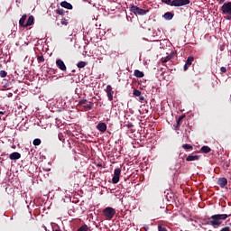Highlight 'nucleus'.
Returning a JSON list of instances; mask_svg holds the SVG:
<instances>
[{
  "mask_svg": "<svg viewBox=\"0 0 231 231\" xmlns=\"http://www.w3.org/2000/svg\"><path fill=\"white\" fill-rule=\"evenodd\" d=\"M229 216L226 214H217L213 215L208 219V225H210L213 226V228H218L219 226L223 224V221L226 220Z\"/></svg>",
  "mask_w": 231,
  "mask_h": 231,
  "instance_id": "f257e3e1",
  "label": "nucleus"
},
{
  "mask_svg": "<svg viewBox=\"0 0 231 231\" xmlns=\"http://www.w3.org/2000/svg\"><path fill=\"white\" fill-rule=\"evenodd\" d=\"M162 4H166L167 5L170 6H175V7H180V6H185L190 4V0H162Z\"/></svg>",
  "mask_w": 231,
  "mask_h": 231,
  "instance_id": "f03ea898",
  "label": "nucleus"
},
{
  "mask_svg": "<svg viewBox=\"0 0 231 231\" xmlns=\"http://www.w3.org/2000/svg\"><path fill=\"white\" fill-rule=\"evenodd\" d=\"M220 11L223 15H226V20L231 21V2L224 3L220 7Z\"/></svg>",
  "mask_w": 231,
  "mask_h": 231,
  "instance_id": "7ed1b4c3",
  "label": "nucleus"
},
{
  "mask_svg": "<svg viewBox=\"0 0 231 231\" xmlns=\"http://www.w3.org/2000/svg\"><path fill=\"white\" fill-rule=\"evenodd\" d=\"M116 214V211L113 208H106L103 210V215L106 220H111L114 218V216Z\"/></svg>",
  "mask_w": 231,
  "mask_h": 231,
  "instance_id": "20e7f679",
  "label": "nucleus"
},
{
  "mask_svg": "<svg viewBox=\"0 0 231 231\" xmlns=\"http://www.w3.org/2000/svg\"><path fill=\"white\" fill-rule=\"evenodd\" d=\"M130 11L133 12V14H135V15H137V14L138 15H145L149 12L148 9L145 10V9L140 8L136 5H132L130 7Z\"/></svg>",
  "mask_w": 231,
  "mask_h": 231,
  "instance_id": "39448f33",
  "label": "nucleus"
},
{
  "mask_svg": "<svg viewBox=\"0 0 231 231\" xmlns=\"http://www.w3.org/2000/svg\"><path fill=\"white\" fill-rule=\"evenodd\" d=\"M121 171H122L121 168H116L115 175L112 178L113 184H118V181L120 180Z\"/></svg>",
  "mask_w": 231,
  "mask_h": 231,
  "instance_id": "423d86ee",
  "label": "nucleus"
},
{
  "mask_svg": "<svg viewBox=\"0 0 231 231\" xmlns=\"http://www.w3.org/2000/svg\"><path fill=\"white\" fill-rule=\"evenodd\" d=\"M106 92L108 100L112 102L114 100V90L111 85L106 86Z\"/></svg>",
  "mask_w": 231,
  "mask_h": 231,
  "instance_id": "0eeeda50",
  "label": "nucleus"
},
{
  "mask_svg": "<svg viewBox=\"0 0 231 231\" xmlns=\"http://www.w3.org/2000/svg\"><path fill=\"white\" fill-rule=\"evenodd\" d=\"M56 66L60 69V70L66 72L67 71V66L65 65L64 61L61 60H56Z\"/></svg>",
  "mask_w": 231,
  "mask_h": 231,
  "instance_id": "6e6552de",
  "label": "nucleus"
},
{
  "mask_svg": "<svg viewBox=\"0 0 231 231\" xmlns=\"http://www.w3.org/2000/svg\"><path fill=\"white\" fill-rule=\"evenodd\" d=\"M97 129L101 132V133H104L107 130V125L104 122H101V123H98L97 125Z\"/></svg>",
  "mask_w": 231,
  "mask_h": 231,
  "instance_id": "1a4fd4ad",
  "label": "nucleus"
},
{
  "mask_svg": "<svg viewBox=\"0 0 231 231\" xmlns=\"http://www.w3.org/2000/svg\"><path fill=\"white\" fill-rule=\"evenodd\" d=\"M60 5L62 7V8H65V9H68V10H73V5L72 4L67 2V1H62L60 2Z\"/></svg>",
  "mask_w": 231,
  "mask_h": 231,
  "instance_id": "9d476101",
  "label": "nucleus"
},
{
  "mask_svg": "<svg viewBox=\"0 0 231 231\" xmlns=\"http://www.w3.org/2000/svg\"><path fill=\"white\" fill-rule=\"evenodd\" d=\"M228 184V180L226 178H219L217 180V185L220 186V188H225Z\"/></svg>",
  "mask_w": 231,
  "mask_h": 231,
  "instance_id": "9b49d317",
  "label": "nucleus"
},
{
  "mask_svg": "<svg viewBox=\"0 0 231 231\" xmlns=\"http://www.w3.org/2000/svg\"><path fill=\"white\" fill-rule=\"evenodd\" d=\"M163 19L167 21H171L174 19V14L171 12H167L162 15Z\"/></svg>",
  "mask_w": 231,
  "mask_h": 231,
  "instance_id": "f8f14e48",
  "label": "nucleus"
},
{
  "mask_svg": "<svg viewBox=\"0 0 231 231\" xmlns=\"http://www.w3.org/2000/svg\"><path fill=\"white\" fill-rule=\"evenodd\" d=\"M27 19L26 14H23L22 17L19 19V26L26 28L25 21Z\"/></svg>",
  "mask_w": 231,
  "mask_h": 231,
  "instance_id": "ddd939ff",
  "label": "nucleus"
},
{
  "mask_svg": "<svg viewBox=\"0 0 231 231\" xmlns=\"http://www.w3.org/2000/svg\"><path fill=\"white\" fill-rule=\"evenodd\" d=\"M22 157V155L19 153V152H14L9 155L10 160H19Z\"/></svg>",
  "mask_w": 231,
  "mask_h": 231,
  "instance_id": "4468645a",
  "label": "nucleus"
},
{
  "mask_svg": "<svg viewBox=\"0 0 231 231\" xmlns=\"http://www.w3.org/2000/svg\"><path fill=\"white\" fill-rule=\"evenodd\" d=\"M185 118V116H180L178 120H177V124L175 125V131H179L180 130V126L181 125V121H183V119Z\"/></svg>",
  "mask_w": 231,
  "mask_h": 231,
  "instance_id": "2eb2a0df",
  "label": "nucleus"
},
{
  "mask_svg": "<svg viewBox=\"0 0 231 231\" xmlns=\"http://www.w3.org/2000/svg\"><path fill=\"white\" fill-rule=\"evenodd\" d=\"M34 23V17L32 15L28 17L27 23H25V27L32 26Z\"/></svg>",
  "mask_w": 231,
  "mask_h": 231,
  "instance_id": "dca6fc26",
  "label": "nucleus"
},
{
  "mask_svg": "<svg viewBox=\"0 0 231 231\" xmlns=\"http://www.w3.org/2000/svg\"><path fill=\"white\" fill-rule=\"evenodd\" d=\"M200 158V155H189L187 158H186V161L188 162H190V161H197V160H199Z\"/></svg>",
  "mask_w": 231,
  "mask_h": 231,
  "instance_id": "f3484780",
  "label": "nucleus"
},
{
  "mask_svg": "<svg viewBox=\"0 0 231 231\" xmlns=\"http://www.w3.org/2000/svg\"><path fill=\"white\" fill-rule=\"evenodd\" d=\"M201 152L203 153H209L211 152L210 146L203 145L202 148H201Z\"/></svg>",
  "mask_w": 231,
  "mask_h": 231,
  "instance_id": "a211bd4d",
  "label": "nucleus"
},
{
  "mask_svg": "<svg viewBox=\"0 0 231 231\" xmlns=\"http://www.w3.org/2000/svg\"><path fill=\"white\" fill-rule=\"evenodd\" d=\"M49 227H50L52 231H60L59 226L56 225V223H51V225H49Z\"/></svg>",
  "mask_w": 231,
  "mask_h": 231,
  "instance_id": "6ab92c4d",
  "label": "nucleus"
},
{
  "mask_svg": "<svg viewBox=\"0 0 231 231\" xmlns=\"http://www.w3.org/2000/svg\"><path fill=\"white\" fill-rule=\"evenodd\" d=\"M134 75L136 78H143L144 77V73L140 70H134Z\"/></svg>",
  "mask_w": 231,
  "mask_h": 231,
  "instance_id": "aec40b11",
  "label": "nucleus"
},
{
  "mask_svg": "<svg viewBox=\"0 0 231 231\" xmlns=\"http://www.w3.org/2000/svg\"><path fill=\"white\" fill-rule=\"evenodd\" d=\"M36 58H37L38 64H42L45 60V58L43 55H37Z\"/></svg>",
  "mask_w": 231,
  "mask_h": 231,
  "instance_id": "412c9836",
  "label": "nucleus"
},
{
  "mask_svg": "<svg viewBox=\"0 0 231 231\" xmlns=\"http://www.w3.org/2000/svg\"><path fill=\"white\" fill-rule=\"evenodd\" d=\"M93 106H94V102H89L88 105L83 106V108L85 110H89V109L93 108Z\"/></svg>",
  "mask_w": 231,
  "mask_h": 231,
  "instance_id": "4be33fe9",
  "label": "nucleus"
},
{
  "mask_svg": "<svg viewBox=\"0 0 231 231\" xmlns=\"http://www.w3.org/2000/svg\"><path fill=\"white\" fill-rule=\"evenodd\" d=\"M78 231H91V228H88L87 225H83L78 229Z\"/></svg>",
  "mask_w": 231,
  "mask_h": 231,
  "instance_id": "5701e85b",
  "label": "nucleus"
},
{
  "mask_svg": "<svg viewBox=\"0 0 231 231\" xmlns=\"http://www.w3.org/2000/svg\"><path fill=\"white\" fill-rule=\"evenodd\" d=\"M192 61H194L193 56H189L188 60H186L187 65L189 67L192 65Z\"/></svg>",
  "mask_w": 231,
  "mask_h": 231,
  "instance_id": "b1692460",
  "label": "nucleus"
},
{
  "mask_svg": "<svg viewBox=\"0 0 231 231\" xmlns=\"http://www.w3.org/2000/svg\"><path fill=\"white\" fill-rule=\"evenodd\" d=\"M41 143H42V140L39 139V138L34 139V140L32 141V144H33L34 146H40V145H41Z\"/></svg>",
  "mask_w": 231,
  "mask_h": 231,
  "instance_id": "393cba45",
  "label": "nucleus"
},
{
  "mask_svg": "<svg viewBox=\"0 0 231 231\" xmlns=\"http://www.w3.org/2000/svg\"><path fill=\"white\" fill-rule=\"evenodd\" d=\"M133 94L134 97H141L142 92H140V90L134 88Z\"/></svg>",
  "mask_w": 231,
  "mask_h": 231,
  "instance_id": "a878e982",
  "label": "nucleus"
},
{
  "mask_svg": "<svg viewBox=\"0 0 231 231\" xmlns=\"http://www.w3.org/2000/svg\"><path fill=\"white\" fill-rule=\"evenodd\" d=\"M56 14H59V15H64L65 11H64L63 8H60V9H57Z\"/></svg>",
  "mask_w": 231,
  "mask_h": 231,
  "instance_id": "bb28decb",
  "label": "nucleus"
},
{
  "mask_svg": "<svg viewBox=\"0 0 231 231\" xmlns=\"http://www.w3.org/2000/svg\"><path fill=\"white\" fill-rule=\"evenodd\" d=\"M87 65H88V62H86V61H79L77 66H78L79 68H84V67H86Z\"/></svg>",
  "mask_w": 231,
  "mask_h": 231,
  "instance_id": "cd10ccee",
  "label": "nucleus"
},
{
  "mask_svg": "<svg viewBox=\"0 0 231 231\" xmlns=\"http://www.w3.org/2000/svg\"><path fill=\"white\" fill-rule=\"evenodd\" d=\"M60 24H61V25L68 26V24H69L68 19H66V18L60 19Z\"/></svg>",
  "mask_w": 231,
  "mask_h": 231,
  "instance_id": "c85d7f7f",
  "label": "nucleus"
},
{
  "mask_svg": "<svg viewBox=\"0 0 231 231\" xmlns=\"http://www.w3.org/2000/svg\"><path fill=\"white\" fill-rule=\"evenodd\" d=\"M182 148H184L186 151L189 149H193V146L191 144L185 143L182 145Z\"/></svg>",
  "mask_w": 231,
  "mask_h": 231,
  "instance_id": "c756f323",
  "label": "nucleus"
},
{
  "mask_svg": "<svg viewBox=\"0 0 231 231\" xmlns=\"http://www.w3.org/2000/svg\"><path fill=\"white\" fill-rule=\"evenodd\" d=\"M158 231H168V228L166 226H158Z\"/></svg>",
  "mask_w": 231,
  "mask_h": 231,
  "instance_id": "7c9ffc66",
  "label": "nucleus"
},
{
  "mask_svg": "<svg viewBox=\"0 0 231 231\" xmlns=\"http://www.w3.org/2000/svg\"><path fill=\"white\" fill-rule=\"evenodd\" d=\"M171 59V55L166 56L165 58H162V62H167Z\"/></svg>",
  "mask_w": 231,
  "mask_h": 231,
  "instance_id": "2f4dec72",
  "label": "nucleus"
},
{
  "mask_svg": "<svg viewBox=\"0 0 231 231\" xmlns=\"http://www.w3.org/2000/svg\"><path fill=\"white\" fill-rule=\"evenodd\" d=\"M7 76V72L6 71H5V70H1L0 71V77L1 78H5Z\"/></svg>",
  "mask_w": 231,
  "mask_h": 231,
  "instance_id": "473e14b6",
  "label": "nucleus"
},
{
  "mask_svg": "<svg viewBox=\"0 0 231 231\" xmlns=\"http://www.w3.org/2000/svg\"><path fill=\"white\" fill-rule=\"evenodd\" d=\"M139 102H141V103H145V97L140 95V96H139Z\"/></svg>",
  "mask_w": 231,
  "mask_h": 231,
  "instance_id": "72a5a7b5",
  "label": "nucleus"
},
{
  "mask_svg": "<svg viewBox=\"0 0 231 231\" xmlns=\"http://www.w3.org/2000/svg\"><path fill=\"white\" fill-rule=\"evenodd\" d=\"M88 103V100L87 99H81L79 101V105H86Z\"/></svg>",
  "mask_w": 231,
  "mask_h": 231,
  "instance_id": "f704fd0d",
  "label": "nucleus"
},
{
  "mask_svg": "<svg viewBox=\"0 0 231 231\" xmlns=\"http://www.w3.org/2000/svg\"><path fill=\"white\" fill-rule=\"evenodd\" d=\"M220 71L223 72V73H226L227 70H226V67H221Z\"/></svg>",
  "mask_w": 231,
  "mask_h": 231,
  "instance_id": "c9c22d12",
  "label": "nucleus"
},
{
  "mask_svg": "<svg viewBox=\"0 0 231 231\" xmlns=\"http://www.w3.org/2000/svg\"><path fill=\"white\" fill-rule=\"evenodd\" d=\"M220 231H230V227L229 226L223 227L221 228Z\"/></svg>",
  "mask_w": 231,
  "mask_h": 231,
  "instance_id": "e433bc0d",
  "label": "nucleus"
},
{
  "mask_svg": "<svg viewBox=\"0 0 231 231\" xmlns=\"http://www.w3.org/2000/svg\"><path fill=\"white\" fill-rule=\"evenodd\" d=\"M49 72L53 73V75H55V73L57 72V70H55V69L51 68L50 70H49Z\"/></svg>",
  "mask_w": 231,
  "mask_h": 231,
  "instance_id": "4c0bfd02",
  "label": "nucleus"
},
{
  "mask_svg": "<svg viewBox=\"0 0 231 231\" xmlns=\"http://www.w3.org/2000/svg\"><path fill=\"white\" fill-rule=\"evenodd\" d=\"M59 140L60 141H64L63 134H59Z\"/></svg>",
  "mask_w": 231,
  "mask_h": 231,
  "instance_id": "58836bf2",
  "label": "nucleus"
},
{
  "mask_svg": "<svg viewBox=\"0 0 231 231\" xmlns=\"http://www.w3.org/2000/svg\"><path fill=\"white\" fill-rule=\"evenodd\" d=\"M189 65H187V62L185 63V65H184V71H187L188 69H189Z\"/></svg>",
  "mask_w": 231,
  "mask_h": 231,
  "instance_id": "ea45409f",
  "label": "nucleus"
},
{
  "mask_svg": "<svg viewBox=\"0 0 231 231\" xmlns=\"http://www.w3.org/2000/svg\"><path fill=\"white\" fill-rule=\"evenodd\" d=\"M226 0H219V5H225Z\"/></svg>",
  "mask_w": 231,
  "mask_h": 231,
  "instance_id": "a19ab883",
  "label": "nucleus"
},
{
  "mask_svg": "<svg viewBox=\"0 0 231 231\" xmlns=\"http://www.w3.org/2000/svg\"><path fill=\"white\" fill-rule=\"evenodd\" d=\"M143 229H144L145 231H148V230H149V226H143Z\"/></svg>",
  "mask_w": 231,
  "mask_h": 231,
  "instance_id": "79ce46f5",
  "label": "nucleus"
},
{
  "mask_svg": "<svg viewBox=\"0 0 231 231\" xmlns=\"http://www.w3.org/2000/svg\"><path fill=\"white\" fill-rule=\"evenodd\" d=\"M46 231H50V228H48L47 226H44Z\"/></svg>",
  "mask_w": 231,
  "mask_h": 231,
  "instance_id": "37998d69",
  "label": "nucleus"
},
{
  "mask_svg": "<svg viewBox=\"0 0 231 231\" xmlns=\"http://www.w3.org/2000/svg\"><path fill=\"white\" fill-rule=\"evenodd\" d=\"M5 112L0 111V115H5Z\"/></svg>",
  "mask_w": 231,
  "mask_h": 231,
  "instance_id": "c03bdc74",
  "label": "nucleus"
}]
</instances>
